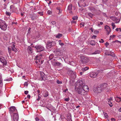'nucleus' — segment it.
<instances>
[{
	"mask_svg": "<svg viewBox=\"0 0 121 121\" xmlns=\"http://www.w3.org/2000/svg\"><path fill=\"white\" fill-rule=\"evenodd\" d=\"M85 84L84 80L82 79L81 80H78L76 82L75 87V90L78 93L79 91H80L82 87Z\"/></svg>",
	"mask_w": 121,
	"mask_h": 121,
	"instance_id": "1",
	"label": "nucleus"
},
{
	"mask_svg": "<svg viewBox=\"0 0 121 121\" xmlns=\"http://www.w3.org/2000/svg\"><path fill=\"white\" fill-rule=\"evenodd\" d=\"M82 89V90H81L80 91H79L78 94H80L82 95H85L86 94L87 92L88 91L89 88L87 85L85 84Z\"/></svg>",
	"mask_w": 121,
	"mask_h": 121,
	"instance_id": "2",
	"label": "nucleus"
},
{
	"mask_svg": "<svg viewBox=\"0 0 121 121\" xmlns=\"http://www.w3.org/2000/svg\"><path fill=\"white\" fill-rule=\"evenodd\" d=\"M89 61V59L87 57L84 56H82L81 58V61L83 64H85L88 62Z\"/></svg>",
	"mask_w": 121,
	"mask_h": 121,
	"instance_id": "3",
	"label": "nucleus"
},
{
	"mask_svg": "<svg viewBox=\"0 0 121 121\" xmlns=\"http://www.w3.org/2000/svg\"><path fill=\"white\" fill-rule=\"evenodd\" d=\"M33 47L36 48L37 50V52H39L44 50V47L41 45H37Z\"/></svg>",
	"mask_w": 121,
	"mask_h": 121,
	"instance_id": "4",
	"label": "nucleus"
},
{
	"mask_svg": "<svg viewBox=\"0 0 121 121\" xmlns=\"http://www.w3.org/2000/svg\"><path fill=\"white\" fill-rule=\"evenodd\" d=\"M93 91L95 93H100L103 91L100 85L96 87L95 88H94L93 89Z\"/></svg>",
	"mask_w": 121,
	"mask_h": 121,
	"instance_id": "5",
	"label": "nucleus"
},
{
	"mask_svg": "<svg viewBox=\"0 0 121 121\" xmlns=\"http://www.w3.org/2000/svg\"><path fill=\"white\" fill-rule=\"evenodd\" d=\"M55 44V42L54 41H48L47 42V47L51 48L52 46H54Z\"/></svg>",
	"mask_w": 121,
	"mask_h": 121,
	"instance_id": "6",
	"label": "nucleus"
},
{
	"mask_svg": "<svg viewBox=\"0 0 121 121\" xmlns=\"http://www.w3.org/2000/svg\"><path fill=\"white\" fill-rule=\"evenodd\" d=\"M100 87L102 89L103 91H104V90H107V87L108 86V85L106 83H103L100 85Z\"/></svg>",
	"mask_w": 121,
	"mask_h": 121,
	"instance_id": "7",
	"label": "nucleus"
},
{
	"mask_svg": "<svg viewBox=\"0 0 121 121\" xmlns=\"http://www.w3.org/2000/svg\"><path fill=\"white\" fill-rule=\"evenodd\" d=\"M13 119L14 121H18V116L17 113H14L13 114Z\"/></svg>",
	"mask_w": 121,
	"mask_h": 121,
	"instance_id": "8",
	"label": "nucleus"
},
{
	"mask_svg": "<svg viewBox=\"0 0 121 121\" xmlns=\"http://www.w3.org/2000/svg\"><path fill=\"white\" fill-rule=\"evenodd\" d=\"M55 54L56 56H61L62 55V53L60 50L57 49L55 51Z\"/></svg>",
	"mask_w": 121,
	"mask_h": 121,
	"instance_id": "9",
	"label": "nucleus"
},
{
	"mask_svg": "<svg viewBox=\"0 0 121 121\" xmlns=\"http://www.w3.org/2000/svg\"><path fill=\"white\" fill-rule=\"evenodd\" d=\"M105 29L107 31V33L109 35L111 31V29L110 27L108 26H105Z\"/></svg>",
	"mask_w": 121,
	"mask_h": 121,
	"instance_id": "10",
	"label": "nucleus"
},
{
	"mask_svg": "<svg viewBox=\"0 0 121 121\" xmlns=\"http://www.w3.org/2000/svg\"><path fill=\"white\" fill-rule=\"evenodd\" d=\"M68 73L69 75L76 76V73L74 71H69L68 72Z\"/></svg>",
	"mask_w": 121,
	"mask_h": 121,
	"instance_id": "11",
	"label": "nucleus"
},
{
	"mask_svg": "<svg viewBox=\"0 0 121 121\" xmlns=\"http://www.w3.org/2000/svg\"><path fill=\"white\" fill-rule=\"evenodd\" d=\"M27 50L28 52L30 54H31L32 53V48L30 46H29L28 47Z\"/></svg>",
	"mask_w": 121,
	"mask_h": 121,
	"instance_id": "12",
	"label": "nucleus"
},
{
	"mask_svg": "<svg viewBox=\"0 0 121 121\" xmlns=\"http://www.w3.org/2000/svg\"><path fill=\"white\" fill-rule=\"evenodd\" d=\"M16 110V108L14 106L11 107H10L9 111L10 113L11 114L13 112Z\"/></svg>",
	"mask_w": 121,
	"mask_h": 121,
	"instance_id": "13",
	"label": "nucleus"
},
{
	"mask_svg": "<svg viewBox=\"0 0 121 121\" xmlns=\"http://www.w3.org/2000/svg\"><path fill=\"white\" fill-rule=\"evenodd\" d=\"M47 78V76H41V77L39 78V80H45Z\"/></svg>",
	"mask_w": 121,
	"mask_h": 121,
	"instance_id": "14",
	"label": "nucleus"
},
{
	"mask_svg": "<svg viewBox=\"0 0 121 121\" xmlns=\"http://www.w3.org/2000/svg\"><path fill=\"white\" fill-rule=\"evenodd\" d=\"M6 23L4 21L2 20H0V27L1 28L4 24Z\"/></svg>",
	"mask_w": 121,
	"mask_h": 121,
	"instance_id": "15",
	"label": "nucleus"
},
{
	"mask_svg": "<svg viewBox=\"0 0 121 121\" xmlns=\"http://www.w3.org/2000/svg\"><path fill=\"white\" fill-rule=\"evenodd\" d=\"M1 28L3 30L5 31L7 28V26L6 25V23L2 26V27H1Z\"/></svg>",
	"mask_w": 121,
	"mask_h": 121,
	"instance_id": "16",
	"label": "nucleus"
},
{
	"mask_svg": "<svg viewBox=\"0 0 121 121\" xmlns=\"http://www.w3.org/2000/svg\"><path fill=\"white\" fill-rule=\"evenodd\" d=\"M121 98L119 97H117L115 98V100L117 102H119L121 101Z\"/></svg>",
	"mask_w": 121,
	"mask_h": 121,
	"instance_id": "17",
	"label": "nucleus"
},
{
	"mask_svg": "<svg viewBox=\"0 0 121 121\" xmlns=\"http://www.w3.org/2000/svg\"><path fill=\"white\" fill-rule=\"evenodd\" d=\"M38 58V57L37 56H36L35 57V59H36V61H35V62L36 63H37L38 62H40V59H39V58Z\"/></svg>",
	"mask_w": 121,
	"mask_h": 121,
	"instance_id": "18",
	"label": "nucleus"
},
{
	"mask_svg": "<svg viewBox=\"0 0 121 121\" xmlns=\"http://www.w3.org/2000/svg\"><path fill=\"white\" fill-rule=\"evenodd\" d=\"M3 83L2 82V78L1 76H0V86L1 87L3 85Z\"/></svg>",
	"mask_w": 121,
	"mask_h": 121,
	"instance_id": "19",
	"label": "nucleus"
},
{
	"mask_svg": "<svg viewBox=\"0 0 121 121\" xmlns=\"http://www.w3.org/2000/svg\"><path fill=\"white\" fill-rule=\"evenodd\" d=\"M89 8L90 10L91 11H94L95 10V8H94L91 6L89 7Z\"/></svg>",
	"mask_w": 121,
	"mask_h": 121,
	"instance_id": "20",
	"label": "nucleus"
},
{
	"mask_svg": "<svg viewBox=\"0 0 121 121\" xmlns=\"http://www.w3.org/2000/svg\"><path fill=\"white\" fill-rule=\"evenodd\" d=\"M11 48L12 49V50L13 51H14L15 52H17V50L15 48V47H11Z\"/></svg>",
	"mask_w": 121,
	"mask_h": 121,
	"instance_id": "21",
	"label": "nucleus"
},
{
	"mask_svg": "<svg viewBox=\"0 0 121 121\" xmlns=\"http://www.w3.org/2000/svg\"><path fill=\"white\" fill-rule=\"evenodd\" d=\"M87 15L91 18H92L94 16V15L91 13H87Z\"/></svg>",
	"mask_w": 121,
	"mask_h": 121,
	"instance_id": "22",
	"label": "nucleus"
},
{
	"mask_svg": "<svg viewBox=\"0 0 121 121\" xmlns=\"http://www.w3.org/2000/svg\"><path fill=\"white\" fill-rule=\"evenodd\" d=\"M62 34H58V35H56V38H60L62 36Z\"/></svg>",
	"mask_w": 121,
	"mask_h": 121,
	"instance_id": "23",
	"label": "nucleus"
},
{
	"mask_svg": "<svg viewBox=\"0 0 121 121\" xmlns=\"http://www.w3.org/2000/svg\"><path fill=\"white\" fill-rule=\"evenodd\" d=\"M61 64V63L59 62H56L54 63V65H60Z\"/></svg>",
	"mask_w": 121,
	"mask_h": 121,
	"instance_id": "24",
	"label": "nucleus"
},
{
	"mask_svg": "<svg viewBox=\"0 0 121 121\" xmlns=\"http://www.w3.org/2000/svg\"><path fill=\"white\" fill-rule=\"evenodd\" d=\"M90 75V76H97V73L93 72L91 73Z\"/></svg>",
	"mask_w": 121,
	"mask_h": 121,
	"instance_id": "25",
	"label": "nucleus"
},
{
	"mask_svg": "<svg viewBox=\"0 0 121 121\" xmlns=\"http://www.w3.org/2000/svg\"><path fill=\"white\" fill-rule=\"evenodd\" d=\"M100 53V51L99 50H96L94 52L92 53L93 54H99Z\"/></svg>",
	"mask_w": 121,
	"mask_h": 121,
	"instance_id": "26",
	"label": "nucleus"
},
{
	"mask_svg": "<svg viewBox=\"0 0 121 121\" xmlns=\"http://www.w3.org/2000/svg\"><path fill=\"white\" fill-rule=\"evenodd\" d=\"M90 44L91 45H95V43L94 41L91 40L90 42Z\"/></svg>",
	"mask_w": 121,
	"mask_h": 121,
	"instance_id": "27",
	"label": "nucleus"
},
{
	"mask_svg": "<svg viewBox=\"0 0 121 121\" xmlns=\"http://www.w3.org/2000/svg\"><path fill=\"white\" fill-rule=\"evenodd\" d=\"M72 5L71 4H69L68 7V9L69 10H70L72 9Z\"/></svg>",
	"mask_w": 121,
	"mask_h": 121,
	"instance_id": "28",
	"label": "nucleus"
},
{
	"mask_svg": "<svg viewBox=\"0 0 121 121\" xmlns=\"http://www.w3.org/2000/svg\"><path fill=\"white\" fill-rule=\"evenodd\" d=\"M88 69H89L88 67H87L85 68H82V71H85L86 70H88Z\"/></svg>",
	"mask_w": 121,
	"mask_h": 121,
	"instance_id": "29",
	"label": "nucleus"
},
{
	"mask_svg": "<svg viewBox=\"0 0 121 121\" xmlns=\"http://www.w3.org/2000/svg\"><path fill=\"white\" fill-rule=\"evenodd\" d=\"M103 113L104 114L105 118H108V115L107 114V113L105 112H104Z\"/></svg>",
	"mask_w": 121,
	"mask_h": 121,
	"instance_id": "30",
	"label": "nucleus"
},
{
	"mask_svg": "<svg viewBox=\"0 0 121 121\" xmlns=\"http://www.w3.org/2000/svg\"><path fill=\"white\" fill-rule=\"evenodd\" d=\"M108 104L110 107H111L112 106V104L111 102L110 101H108Z\"/></svg>",
	"mask_w": 121,
	"mask_h": 121,
	"instance_id": "31",
	"label": "nucleus"
},
{
	"mask_svg": "<svg viewBox=\"0 0 121 121\" xmlns=\"http://www.w3.org/2000/svg\"><path fill=\"white\" fill-rule=\"evenodd\" d=\"M39 73L40 74V76H44V74L43 72H39Z\"/></svg>",
	"mask_w": 121,
	"mask_h": 121,
	"instance_id": "32",
	"label": "nucleus"
},
{
	"mask_svg": "<svg viewBox=\"0 0 121 121\" xmlns=\"http://www.w3.org/2000/svg\"><path fill=\"white\" fill-rule=\"evenodd\" d=\"M8 50L9 53V54L11 53V51L12 50L11 48L8 47Z\"/></svg>",
	"mask_w": 121,
	"mask_h": 121,
	"instance_id": "33",
	"label": "nucleus"
},
{
	"mask_svg": "<svg viewBox=\"0 0 121 121\" xmlns=\"http://www.w3.org/2000/svg\"><path fill=\"white\" fill-rule=\"evenodd\" d=\"M78 17L77 16H75L73 17L72 18V19L73 20H76L78 19Z\"/></svg>",
	"mask_w": 121,
	"mask_h": 121,
	"instance_id": "34",
	"label": "nucleus"
},
{
	"mask_svg": "<svg viewBox=\"0 0 121 121\" xmlns=\"http://www.w3.org/2000/svg\"><path fill=\"white\" fill-rule=\"evenodd\" d=\"M48 95V91H47L44 94V96L45 97H47Z\"/></svg>",
	"mask_w": 121,
	"mask_h": 121,
	"instance_id": "35",
	"label": "nucleus"
},
{
	"mask_svg": "<svg viewBox=\"0 0 121 121\" xmlns=\"http://www.w3.org/2000/svg\"><path fill=\"white\" fill-rule=\"evenodd\" d=\"M12 78H8L7 79L5 80H4V81H10L12 80Z\"/></svg>",
	"mask_w": 121,
	"mask_h": 121,
	"instance_id": "36",
	"label": "nucleus"
},
{
	"mask_svg": "<svg viewBox=\"0 0 121 121\" xmlns=\"http://www.w3.org/2000/svg\"><path fill=\"white\" fill-rule=\"evenodd\" d=\"M111 25L112 26L113 29H114L116 26L114 23H112Z\"/></svg>",
	"mask_w": 121,
	"mask_h": 121,
	"instance_id": "37",
	"label": "nucleus"
},
{
	"mask_svg": "<svg viewBox=\"0 0 121 121\" xmlns=\"http://www.w3.org/2000/svg\"><path fill=\"white\" fill-rule=\"evenodd\" d=\"M116 36V35H113L112 36L111 35L110 36V39L109 40H110L111 39H112L113 38H114Z\"/></svg>",
	"mask_w": 121,
	"mask_h": 121,
	"instance_id": "38",
	"label": "nucleus"
},
{
	"mask_svg": "<svg viewBox=\"0 0 121 121\" xmlns=\"http://www.w3.org/2000/svg\"><path fill=\"white\" fill-rule=\"evenodd\" d=\"M5 13L7 15L9 16H10L11 14V13H10L9 12L7 11Z\"/></svg>",
	"mask_w": 121,
	"mask_h": 121,
	"instance_id": "39",
	"label": "nucleus"
},
{
	"mask_svg": "<svg viewBox=\"0 0 121 121\" xmlns=\"http://www.w3.org/2000/svg\"><path fill=\"white\" fill-rule=\"evenodd\" d=\"M50 23H51L52 24V25H54L56 24V22L54 21H52V22H51Z\"/></svg>",
	"mask_w": 121,
	"mask_h": 121,
	"instance_id": "40",
	"label": "nucleus"
},
{
	"mask_svg": "<svg viewBox=\"0 0 121 121\" xmlns=\"http://www.w3.org/2000/svg\"><path fill=\"white\" fill-rule=\"evenodd\" d=\"M64 100L65 101H68L70 99L69 97H68L67 98L65 99Z\"/></svg>",
	"mask_w": 121,
	"mask_h": 121,
	"instance_id": "41",
	"label": "nucleus"
},
{
	"mask_svg": "<svg viewBox=\"0 0 121 121\" xmlns=\"http://www.w3.org/2000/svg\"><path fill=\"white\" fill-rule=\"evenodd\" d=\"M56 82L58 84H61L62 83V82L61 81H60L59 80H58Z\"/></svg>",
	"mask_w": 121,
	"mask_h": 121,
	"instance_id": "42",
	"label": "nucleus"
},
{
	"mask_svg": "<svg viewBox=\"0 0 121 121\" xmlns=\"http://www.w3.org/2000/svg\"><path fill=\"white\" fill-rule=\"evenodd\" d=\"M71 23L72 24H76V22L75 21H71Z\"/></svg>",
	"mask_w": 121,
	"mask_h": 121,
	"instance_id": "43",
	"label": "nucleus"
},
{
	"mask_svg": "<svg viewBox=\"0 0 121 121\" xmlns=\"http://www.w3.org/2000/svg\"><path fill=\"white\" fill-rule=\"evenodd\" d=\"M0 61L2 63H3L4 61V59H2L1 58L0 60Z\"/></svg>",
	"mask_w": 121,
	"mask_h": 121,
	"instance_id": "44",
	"label": "nucleus"
},
{
	"mask_svg": "<svg viewBox=\"0 0 121 121\" xmlns=\"http://www.w3.org/2000/svg\"><path fill=\"white\" fill-rule=\"evenodd\" d=\"M24 86H27L28 85L27 82H25L24 84Z\"/></svg>",
	"mask_w": 121,
	"mask_h": 121,
	"instance_id": "45",
	"label": "nucleus"
},
{
	"mask_svg": "<svg viewBox=\"0 0 121 121\" xmlns=\"http://www.w3.org/2000/svg\"><path fill=\"white\" fill-rule=\"evenodd\" d=\"M38 13L39 14H40V16H43V12H38Z\"/></svg>",
	"mask_w": 121,
	"mask_h": 121,
	"instance_id": "46",
	"label": "nucleus"
},
{
	"mask_svg": "<svg viewBox=\"0 0 121 121\" xmlns=\"http://www.w3.org/2000/svg\"><path fill=\"white\" fill-rule=\"evenodd\" d=\"M48 13L49 14H51L52 13V12L50 10H48Z\"/></svg>",
	"mask_w": 121,
	"mask_h": 121,
	"instance_id": "47",
	"label": "nucleus"
},
{
	"mask_svg": "<svg viewBox=\"0 0 121 121\" xmlns=\"http://www.w3.org/2000/svg\"><path fill=\"white\" fill-rule=\"evenodd\" d=\"M99 42L100 43H103L104 42V41L103 39H101V40L99 41Z\"/></svg>",
	"mask_w": 121,
	"mask_h": 121,
	"instance_id": "48",
	"label": "nucleus"
},
{
	"mask_svg": "<svg viewBox=\"0 0 121 121\" xmlns=\"http://www.w3.org/2000/svg\"><path fill=\"white\" fill-rule=\"evenodd\" d=\"M39 95L38 96V99H37V100L38 101H39L40 99L41 98V97L40 96H39Z\"/></svg>",
	"mask_w": 121,
	"mask_h": 121,
	"instance_id": "49",
	"label": "nucleus"
},
{
	"mask_svg": "<svg viewBox=\"0 0 121 121\" xmlns=\"http://www.w3.org/2000/svg\"><path fill=\"white\" fill-rule=\"evenodd\" d=\"M58 11H59V13H60L61 12V10L60 9H57V11L58 12Z\"/></svg>",
	"mask_w": 121,
	"mask_h": 121,
	"instance_id": "50",
	"label": "nucleus"
},
{
	"mask_svg": "<svg viewBox=\"0 0 121 121\" xmlns=\"http://www.w3.org/2000/svg\"><path fill=\"white\" fill-rule=\"evenodd\" d=\"M29 91H25L24 92L25 94L26 95H27Z\"/></svg>",
	"mask_w": 121,
	"mask_h": 121,
	"instance_id": "51",
	"label": "nucleus"
},
{
	"mask_svg": "<svg viewBox=\"0 0 121 121\" xmlns=\"http://www.w3.org/2000/svg\"><path fill=\"white\" fill-rule=\"evenodd\" d=\"M80 25H82V26H84V23L82 22L80 23Z\"/></svg>",
	"mask_w": 121,
	"mask_h": 121,
	"instance_id": "52",
	"label": "nucleus"
},
{
	"mask_svg": "<svg viewBox=\"0 0 121 121\" xmlns=\"http://www.w3.org/2000/svg\"><path fill=\"white\" fill-rule=\"evenodd\" d=\"M59 44L60 45L63 46L64 45V44L63 43H60V42L59 43Z\"/></svg>",
	"mask_w": 121,
	"mask_h": 121,
	"instance_id": "53",
	"label": "nucleus"
},
{
	"mask_svg": "<svg viewBox=\"0 0 121 121\" xmlns=\"http://www.w3.org/2000/svg\"><path fill=\"white\" fill-rule=\"evenodd\" d=\"M35 120L36 121H39V120L38 117H36L35 118Z\"/></svg>",
	"mask_w": 121,
	"mask_h": 121,
	"instance_id": "54",
	"label": "nucleus"
},
{
	"mask_svg": "<svg viewBox=\"0 0 121 121\" xmlns=\"http://www.w3.org/2000/svg\"><path fill=\"white\" fill-rule=\"evenodd\" d=\"M111 120L112 121H115V119L113 118H111Z\"/></svg>",
	"mask_w": 121,
	"mask_h": 121,
	"instance_id": "55",
	"label": "nucleus"
},
{
	"mask_svg": "<svg viewBox=\"0 0 121 121\" xmlns=\"http://www.w3.org/2000/svg\"><path fill=\"white\" fill-rule=\"evenodd\" d=\"M109 45V43H108L107 42L105 44V46L106 47H107V46L108 45Z\"/></svg>",
	"mask_w": 121,
	"mask_h": 121,
	"instance_id": "56",
	"label": "nucleus"
},
{
	"mask_svg": "<svg viewBox=\"0 0 121 121\" xmlns=\"http://www.w3.org/2000/svg\"><path fill=\"white\" fill-rule=\"evenodd\" d=\"M96 35H93L92 37V38L95 39L96 37Z\"/></svg>",
	"mask_w": 121,
	"mask_h": 121,
	"instance_id": "57",
	"label": "nucleus"
},
{
	"mask_svg": "<svg viewBox=\"0 0 121 121\" xmlns=\"http://www.w3.org/2000/svg\"><path fill=\"white\" fill-rule=\"evenodd\" d=\"M111 19L113 20H114L115 19H116V18H115L114 17H111Z\"/></svg>",
	"mask_w": 121,
	"mask_h": 121,
	"instance_id": "58",
	"label": "nucleus"
},
{
	"mask_svg": "<svg viewBox=\"0 0 121 121\" xmlns=\"http://www.w3.org/2000/svg\"><path fill=\"white\" fill-rule=\"evenodd\" d=\"M114 42H117L120 43V41L117 40H115Z\"/></svg>",
	"mask_w": 121,
	"mask_h": 121,
	"instance_id": "59",
	"label": "nucleus"
},
{
	"mask_svg": "<svg viewBox=\"0 0 121 121\" xmlns=\"http://www.w3.org/2000/svg\"><path fill=\"white\" fill-rule=\"evenodd\" d=\"M30 95H27V97L28 98H30Z\"/></svg>",
	"mask_w": 121,
	"mask_h": 121,
	"instance_id": "60",
	"label": "nucleus"
},
{
	"mask_svg": "<svg viewBox=\"0 0 121 121\" xmlns=\"http://www.w3.org/2000/svg\"><path fill=\"white\" fill-rule=\"evenodd\" d=\"M90 30H91V31L92 32H93V29L92 28H90Z\"/></svg>",
	"mask_w": 121,
	"mask_h": 121,
	"instance_id": "61",
	"label": "nucleus"
},
{
	"mask_svg": "<svg viewBox=\"0 0 121 121\" xmlns=\"http://www.w3.org/2000/svg\"><path fill=\"white\" fill-rule=\"evenodd\" d=\"M119 28H117L116 29V31H118L119 30Z\"/></svg>",
	"mask_w": 121,
	"mask_h": 121,
	"instance_id": "62",
	"label": "nucleus"
},
{
	"mask_svg": "<svg viewBox=\"0 0 121 121\" xmlns=\"http://www.w3.org/2000/svg\"><path fill=\"white\" fill-rule=\"evenodd\" d=\"M112 98L110 97L109 99V100H112Z\"/></svg>",
	"mask_w": 121,
	"mask_h": 121,
	"instance_id": "63",
	"label": "nucleus"
},
{
	"mask_svg": "<svg viewBox=\"0 0 121 121\" xmlns=\"http://www.w3.org/2000/svg\"><path fill=\"white\" fill-rule=\"evenodd\" d=\"M52 3V2L51 1H49V2H48V4H50L51 3Z\"/></svg>",
	"mask_w": 121,
	"mask_h": 121,
	"instance_id": "64",
	"label": "nucleus"
}]
</instances>
